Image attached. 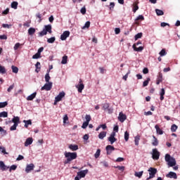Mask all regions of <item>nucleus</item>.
Returning a JSON list of instances; mask_svg holds the SVG:
<instances>
[{"label":"nucleus","instance_id":"f257e3e1","mask_svg":"<svg viewBox=\"0 0 180 180\" xmlns=\"http://www.w3.org/2000/svg\"><path fill=\"white\" fill-rule=\"evenodd\" d=\"M65 158L66 160L64 161V164H71V161L73 160H77V152L71 153V152H65L64 153Z\"/></svg>","mask_w":180,"mask_h":180},{"label":"nucleus","instance_id":"f03ea898","mask_svg":"<svg viewBox=\"0 0 180 180\" xmlns=\"http://www.w3.org/2000/svg\"><path fill=\"white\" fill-rule=\"evenodd\" d=\"M166 162H167L169 167H175L176 165V160L175 158L171 157V155L166 154L165 157Z\"/></svg>","mask_w":180,"mask_h":180},{"label":"nucleus","instance_id":"7ed1b4c3","mask_svg":"<svg viewBox=\"0 0 180 180\" xmlns=\"http://www.w3.org/2000/svg\"><path fill=\"white\" fill-rule=\"evenodd\" d=\"M149 172V177L146 179V180L153 179V178H155V174H157L158 171L156 168L154 167H150L148 169Z\"/></svg>","mask_w":180,"mask_h":180},{"label":"nucleus","instance_id":"20e7f679","mask_svg":"<svg viewBox=\"0 0 180 180\" xmlns=\"http://www.w3.org/2000/svg\"><path fill=\"white\" fill-rule=\"evenodd\" d=\"M139 44H141V41H139L136 44H133L132 48L134 51L141 52L144 50V46H139V48H137L136 46H139Z\"/></svg>","mask_w":180,"mask_h":180},{"label":"nucleus","instance_id":"39448f33","mask_svg":"<svg viewBox=\"0 0 180 180\" xmlns=\"http://www.w3.org/2000/svg\"><path fill=\"white\" fill-rule=\"evenodd\" d=\"M160 153L158 151V149H157V148L153 149V150H152L153 160H160Z\"/></svg>","mask_w":180,"mask_h":180},{"label":"nucleus","instance_id":"423d86ee","mask_svg":"<svg viewBox=\"0 0 180 180\" xmlns=\"http://www.w3.org/2000/svg\"><path fill=\"white\" fill-rule=\"evenodd\" d=\"M115 136H116V132L112 131L108 139L110 144H113V143H115V141H117V139H116Z\"/></svg>","mask_w":180,"mask_h":180},{"label":"nucleus","instance_id":"0eeeda50","mask_svg":"<svg viewBox=\"0 0 180 180\" xmlns=\"http://www.w3.org/2000/svg\"><path fill=\"white\" fill-rule=\"evenodd\" d=\"M53 88V82L46 83L44 86L41 88V91H51Z\"/></svg>","mask_w":180,"mask_h":180},{"label":"nucleus","instance_id":"6e6552de","mask_svg":"<svg viewBox=\"0 0 180 180\" xmlns=\"http://www.w3.org/2000/svg\"><path fill=\"white\" fill-rule=\"evenodd\" d=\"M105 150L107 151V155H110V154H112V151H115V148L111 145H108L105 148Z\"/></svg>","mask_w":180,"mask_h":180},{"label":"nucleus","instance_id":"1a4fd4ad","mask_svg":"<svg viewBox=\"0 0 180 180\" xmlns=\"http://www.w3.org/2000/svg\"><path fill=\"white\" fill-rule=\"evenodd\" d=\"M79 84L76 86V87L78 89V92H79V94L82 93V90L85 88V86L84 85V84H82V79H79Z\"/></svg>","mask_w":180,"mask_h":180},{"label":"nucleus","instance_id":"9d476101","mask_svg":"<svg viewBox=\"0 0 180 180\" xmlns=\"http://www.w3.org/2000/svg\"><path fill=\"white\" fill-rule=\"evenodd\" d=\"M70 37V31H65L63 33L60 35V40H67V38Z\"/></svg>","mask_w":180,"mask_h":180},{"label":"nucleus","instance_id":"9b49d317","mask_svg":"<svg viewBox=\"0 0 180 180\" xmlns=\"http://www.w3.org/2000/svg\"><path fill=\"white\" fill-rule=\"evenodd\" d=\"M34 169V165L33 163H31L30 165H27L25 168V172L27 174H29L31 171H33Z\"/></svg>","mask_w":180,"mask_h":180},{"label":"nucleus","instance_id":"f8f14e48","mask_svg":"<svg viewBox=\"0 0 180 180\" xmlns=\"http://www.w3.org/2000/svg\"><path fill=\"white\" fill-rule=\"evenodd\" d=\"M65 96V93L64 91H61L59 94L55 98L56 99V102H60L63 100V98Z\"/></svg>","mask_w":180,"mask_h":180},{"label":"nucleus","instance_id":"ddd939ff","mask_svg":"<svg viewBox=\"0 0 180 180\" xmlns=\"http://www.w3.org/2000/svg\"><path fill=\"white\" fill-rule=\"evenodd\" d=\"M88 174V169L82 170L79 172H77V176L79 178H85V175Z\"/></svg>","mask_w":180,"mask_h":180},{"label":"nucleus","instance_id":"4468645a","mask_svg":"<svg viewBox=\"0 0 180 180\" xmlns=\"http://www.w3.org/2000/svg\"><path fill=\"white\" fill-rule=\"evenodd\" d=\"M167 178H171L173 179H178V176H176V173L174 172H170L169 174H166Z\"/></svg>","mask_w":180,"mask_h":180},{"label":"nucleus","instance_id":"2eb2a0df","mask_svg":"<svg viewBox=\"0 0 180 180\" xmlns=\"http://www.w3.org/2000/svg\"><path fill=\"white\" fill-rule=\"evenodd\" d=\"M126 119H127L126 115L123 114V112H120L118 116V120H120L121 123H123V122H124Z\"/></svg>","mask_w":180,"mask_h":180},{"label":"nucleus","instance_id":"dca6fc26","mask_svg":"<svg viewBox=\"0 0 180 180\" xmlns=\"http://www.w3.org/2000/svg\"><path fill=\"white\" fill-rule=\"evenodd\" d=\"M162 81V74L161 73V72H160L158 73L157 79H156V84L157 85H160V84H161V82Z\"/></svg>","mask_w":180,"mask_h":180},{"label":"nucleus","instance_id":"f3484780","mask_svg":"<svg viewBox=\"0 0 180 180\" xmlns=\"http://www.w3.org/2000/svg\"><path fill=\"white\" fill-rule=\"evenodd\" d=\"M32 143H33V138H27L25 142V147H28Z\"/></svg>","mask_w":180,"mask_h":180},{"label":"nucleus","instance_id":"a211bd4d","mask_svg":"<svg viewBox=\"0 0 180 180\" xmlns=\"http://www.w3.org/2000/svg\"><path fill=\"white\" fill-rule=\"evenodd\" d=\"M11 122L14 123V124H17V126H18L20 123V118L19 117H14Z\"/></svg>","mask_w":180,"mask_h":180},{"label":"nucleus","instance_id":"6ab92c4d","mask_svg":"<svg viewBox=\"0 0 180 180\" xmlns=\"http://www.w3.org/2000/svg\"><path fill=\"white\" fill-rule=\"evenodd\" d=\"M0 168L2 171H6V169H9V167L5 165V163L2 161L0 162Z\"/></svg>","mask_w":180,"mask_h":180},{"label":"nucleus","instance_id":"aec40b11","mask_svg":"<svg viewBox=\"0 0 180 180\" xmlns=\"http://www.w3.org/2000/svg\"><path fill=\"white\" fill-rule=\"evenodd\" d=\"M36 95H37V92H34L27 97V101H33L36 98Z\"/></svg>","mask_w":180,"mask_h":180},{"label":"nucleus","instance_id":"412c9836","mask_svg":"<svg viewBox=\"0 0 180 180\" xmlns=\"http://www.w3.org/2000/svg\"><path fill=\"white\" fill-rule=\"evenodd\" d=\"M106 134L107 132L103 131H101L99 134H98V139H100V140H103V139H105V137H106Z\"/></svg>","mask_w":180,"mask_h":180},{"label":"nucleus","instance_id":"4be33fe9","mask_svg":"<svg viewBox=\"0 0 180 180\" xmlns=\"http://www.w3.org/2000/svg\"><path fill=\"white\" fill-rule=\"evenodd\" d=\"M155 129H156V133H158V134H164V131H162V129H160V127L158 124L155 126Z\"/></svg>","mask_w":180,"mask_h":180},{"label":"nucleus","instance_id":"5701e85b","mask_svg":"<svg viewBox=\"0 0 180 180\" xmlns=\"http://www.w3.org/2000/svg\"><path fill=\"white\" fill-rule=\"evenodd\" d=\"M51 77H50V70H47V73L45 75V81L46 82H51L50 79Z\"/></svg>","mask_w":180,"mask_h":180},{"label":"nucleus","instance_id":"b1692460","mask_svg":"<svg viewBox=\"0 0 180 180\" xmlns=\"http://www.w3.org/2000/svg\"><path fill=\"white\" fill-rule=\"evenodd\" d=\"M69 148L72 150V151H77V150H78V145L70 144Z\"/></svg>","mask_w":180,"mask_h":180},{"label":"nucleus","instance_id":"393cba45","mask_svg":"<svg viewBox=\"0 0 180 180\" xmlns=\"http://www.w3.org/2000/svg\"><path fill=\"white\" fill-rule=\"evenodd\" d=\"M34 33H36V29H34L33 27H30L28 30V34H30V36H33V34H34Z\"/></svg>","mask_w":180,"mask_h":180},{"label":"nucleus","instance_id":"a878e982","mask_svg":"<svg viewBox=\"0 0 180 180\" xmlns=\"http://www.w3.org/2000/svg\"><path fill=\"white\" fill-rule=\"evenodd\" d=\"M143 174H144L143 171L141 172H135L134 175L135 176H136L137 178H141V176H143Z\"/></svg>","mask_w":180,"mask_h":180},{"label":"nucleus","instance_id":"bb28decb","mask_svg":"<svg viewBox=\"0 0 180 180\" xmlns=\"http://www.w3.org/2000/svg\"><path fill=\"white\" fill-rule=\"evenodd\" d=\"M153 141L152 142V146H158V139L155 137V136H153Z\"/></svg>","mask_w":180,"mask_h":180},{"label":"nucleus","instance_id":"cd10ccee","mask_svg":"<svg viewBox=\"0 0 180 180\" xmlns=\"http://www.w3.org/2000/svg\"><path fill=\"white\" fill-rule=\"evenodd\" d=\"M11 70L14 74H18V72H19V68L16 66L12 65Z\"/></svg>","mask_w":180,"mask_h":180},{"label":"nucleus","instance_id":"c85d7f7f","mask_svg":"<svg viewBox=\"0 0 180 180\" xmlns=\"http://www.w3.org/2000/svg\"><path fill=\"white\" fill-rule=\"evenodd\" d=\"M160 101H162L164 99V95H165V89H162L160 93Z\"/></svg>","mask_w":180,"mask_h":180},{"label":"nucleus","instance_id":"c756f323","mask_svg":"<svg viewBox=\"0 0 180 180\" xmlns=\"http://www.w3.org/2000/svg\"><path fill=\"white\" fill-rule=\"evenodd\" d=\"M68 60V56H64L62 58L61 64H67Z\"/></svg>","mask_w":180,"mask_h":180},{"label":"nucleus","instance_id":"7c9ffc66","mask_svg":"<svg viewBox=\"0 0 180 180\" xmlns=\"http://www.w3.org/2000/svg\"><path fill=\"white\" fill-rule=\"evenodd\" d=\"M54 41H56V37H52L47 39V43H49L51 44H53V43H54Z\"/></svg>","mask_w":180,"mask_h":180},{"label":"nucleus","instance_id":"2f4dec72","mask_svg":"<svg viewBox=\"0 0 180 180\" xmlns=\"http://www.w3.org/2000/svg\"><path fill=\"white\" fill-rule=\"evenodd\" d=\"M177 129H178V126H176V124H174L172 125L171 131H172V133H175V131H176Z\"/></svg>","mask_w":180,"mask_h":180},{"label":"nucleus","instance_id":"473e14b6","mask_svg":"<svg viewBox=\"0 0 180 180\" xmlns=\"http://www.w3.org/2000/svg\"><path fill=\"white\" fill-rule=\"evenodd\" d=\"M44 30H45L46 32H48V33H51V25H45V28Z\"/></svg>","mask_w":180,"mask_h":180},{"label":"nucleus","instance_id":"72a5a7b5","mask_svg":"<svg viewBox=\"0 0 180 180\" xmlns=\"http://www.w3.org/2000/svg\"><path fill=\"white\" fill-rule=\"evenodd\" d=\"M155 12L158 16H162V15H164V11H162V10L155 9Z\"/></svg>","mask_w":180,"mask_h":180},{"label":"nucleus","instance_id":"f704fd0d","mask_svg":"<svg viewBox=\"0 0 180 180\" xmlns=\"http://www.w3.org/2000/svg\"><path fill=\"white\" fill-rule=\"evenodd\" d=\"M18 1H13L11 3V8H13V9H18Z\"/></svg>","mask_w":180,"mask_h":180},{"label":"nucleus","instance_id":"c9c22d12","mask_svg":"<svg viewBox=\"0 0 180 180\" xmlns=\"http://www.w3.org/2000/svg\"><path fill=\"white\" fill-rule=\"evenodd\" d=\"M6 106H8V101L0 103V109H2V108H6Z\"/></svg>","mask_w":180,"mask_h":180},{"label":"nucleus","instance_id":"e433bc0d","mask_svg":"<svg viewBox=\"0 0 180 180\" xmlns=\"http://www.w3.org/2000/svg\"><path fill=\"white\" fill-rule=\"evenodd\" d=\"M0 117H8V112L3 111L0 112Z\"/></svg>","mask_w":180,"mask_h":180},{"label":"nucleus","instance_id":"4c0bfd02","mask_svg":"<svg viewBox=\"0 0 180 180\" xmlns=\"http://www.w3.org/2000/svg\"><path fill=\"white\" fill-rule=\"evenodd\" d=\"M0 74H6V69H5V67L0 65Z\"/></svg>","mask_w":180,"mask_h":180},{"label":"nucleus","instance_id":"58836bf2","mask_svg":"<svg viewBox=\"0 0 180 180\" xmlns=\"http://www.w3.org/2000/svg\"><path fill=\"white\" fill-rule=\"evenodd\" d=\"M89 26H91V22L87 21V22H86L84 26L82 27V29H89Z\"/></svg>","mask_w":180,"mask_h":180},{"label":"nucleus","instance_id":"ea45409f","mask_svg":"<svg viewBox=\"0 0 180 180\" xmlns=\"http://www.w3.org/2000/svg\"><path fill=\"white\" fill-rule=\"evenodd\" d=\"M159 54L160 57H164V56H167V51H165V49H162Z\"/></svg>","mask_w":180,"mask_h":180},{"label":"nucleus","instance_id":"a19ab883","mask_svg":"<svg viewBox=\"0 0 180 180\" xmlns=\"http://www.w3.org/2000/svg\"><path fill=\"white\" fill-rule=\"evenodd\" d=\"M135 40H139V39H141L143 37V33H138L135 35Z\"/></svg>","mask_w":180,"mask_h":180},{"label":"nucleus","instance_id":"79ce46f5","mask_svg":"<svg viewBox=\"0 0 180 180\" xmlns=\"http://www.w3.org/2000/svg\"><path fill=\"white\" fill-rule=\"evenodd\" d=\"M129 136H130V134L127 132V131H126L124 132V140H125V141H129Z\"/></svg>","mask_w":180,"mask_h":180},{"label":"nucleus","instance_id":"37998d69","mask_svg":"<svg viewBox=\"0 0 180 180\" xmlns=\"http://www.w3.org/2000/svg\"><path fill=\"white\" fill-rule=\"evenodd\" d=\"M137 11H139V6L137 5V4L134 3V8H133L134 13H136V12H137Z\"/></svg>","mask_w":180,"mask_h":180},{"label":"nucleus","instance_id":"c03bdc74","mask_svg":"<svg viewBox=\"0 0 180 180\" xmlns=\"http://www.w3.org/2000/svg\"><path fill=\"white\" fill-rule=\"evenodd\" d=\"M99 155H101V149H98L94 155L95 158H99Z\"/></svg>","mask_w":180,"mask_h":180},{"label":"nucleus","instance_id":"a18cd8bd","mask_svg":"<svg viewBox=\"0 0 180 180\" xmlns=\"http://www.w3.org/2000/svg\"><path fill=\"white\" fill-rule=\"evenodd\" d=\"M18 168V166H16L15 165H13L11 166L10 167V172H12V171H15V169Z\"/></svg>","mask_w":180,"mask_h":180},{"label":"nucleus","instance_id":"49530a36","mask_svg":"<svg viewBox=\"0 0 180 180\" xmlns=\"http://www.w3.org/2000/svg\"><path fill=\"white\" fill-rule=\"evenodd\" d=\"M109 109V103H106L103 105V110Z\"/></svg>","mask_w":180,"mask_h":180},{"label":"nucleus","instance_id":"de8ad7c7","mask_svg":"<svg viewBox=\"0 0 180 180\" xmlns=\"http://www.w3.org/2000/svg\"><path fill=\"white\" fill-rule=\"evenodd\" d=\"M85 119H86V121H85V122H87V123H89V122H91V115H86Z\"/></svg>","mask_w":180,"mask_h":180},{"label":"nucleus","instance_id":"09e8293b","mask_svg":"<svg viewBox=\"0 0 180 180\" xmlns=\"http://www.w3.org/2000/svg\"><path fill=\"white\" fill-rule=\"evenodd\" d=\"M41 54H40V53H39L37 52V53H35L34 55H33L32 58H33L34 60L37 59V58H40V56H41Z\"/></svg>","mask_w":180,"mask_h":180},{"label":"nucleus","instance_id":"8fccbe9b","mask_svg":"<svg viewBox=\"0 0 180 180\" xmlns=\"http://www.w3.org/2000/svg\"><path fill=\"white\" fill-rule=\"evenodd\" d=\"M129 74H130V71H128L127 73L122 77V79H124V81H127V78H129Z\"/></svg>","mask_w":180,"mask_h":180},{"label":"nucleus","instance_id":"3c124183","mask_svg":"<svg viewBox=\"0 0 180 180\" xmlns=\"http://www.w3.org/2000/svg\"><path fill=\"white\" fill-rule=\"evenodd\" d=\"M134 141H135V146H139V141H140V136H136Z\"/></svg>","mask_w":180,"mask_h":180},{"label":"nucleus","instance_id":"603ef678","mask_svg":"<svg viewBox=\"0 0 180 180\" xmlns=\"http://www.w3.org/2000/svg\"><path fill=\"white\" fill-rule=\"evenodd\" d=\"M46 34H47V31H46L44 29L41 32H39V36L41 37L46 36Z\"/></svg>","mask_w":180,"mask_h":180},{"label":"nucleus","instance_id":"864d4df0","mask_svg":"<svg viewBox=\"0 0 180 180\" xmlns=\"http://www.w3.org/2000/svg\"><path fill=\"white\" fill-rule=\"evenodd\" d=\"M135 20H144V16L143 15H140L136 18Z\"/></svg>","mask_w":180,"mask_h":180},{"label":"nucleus","instance_id":"5fc2aeb1","mask_svg":"<svg viewBox=\"0 0 180 180\" xmlns=\"http://www.w3.org/2000/svg\"><path fill=\"white\" fill-rule=\"evenodd\" d=\"M1 153L4 155L5 154H6V155L9 154L8 152H6V149L5 148V147H1Z\"/></svg>","mask_w":180,"mask_h":180},{"label":"nucleus","instance_id":"6e6d98bb","mask_svg":"<svg viewBox=\"0 0 180 180\" xmlns=\"http://www.w3.org/2000/svg\"><path fill=\"white\" fill-rule=\"evenodd\" d=\"M1 153L4 155L5 154H6V155L9 154L8 152H6V149L5 148V147H1Z\"/></svg>","mask_w":180,"mask_h":180},{"label":"nucleus","instance_id":"4d7b16f0","mask_svg":"<svg viewBox=\"0 0 180 180\" xmlns=\"http://www.w3.org/2000/svg\"><path fill=\"white\" fill-rule=\"evenodd\" d=\"M18 127V125L16 124H14L13 126L11 127L10 130L11 131H13V130H16V128Z\"/></svg>","mask_w":180,"mask_h":180},{"label":"nucleus","instance_id":"13d9d810","mask_svg":"<svg viewBox=\"0 0 180 180\" xmlns=\"http://www.w3.org/2000/svg\"><path fill=\"white\" fill-rule=\"evenodd\" d=\"M80 12L82 15H85L86 13V8L85 7L82 8Z\"/></svg>","mask_w":180,"mask_h":180},{"label":"nucleus","instance_id":"bf43d9fd","mask_svg":"<svg viewBox=\"0 0 180 180\" xmlns=\"http://www.w3.org/2000/svg\"><path fill=\"white\" fill-rule=\"evenodd\" d=\"M20 46H21V44H20V43H16L15 44V46H14V50H18V49H19L20 47Z\"/></svg>","mask_w":180,"mask_h":180},{"label":"nucleus","instance_id":"052dcab7","mask_svg":"<svg viewBox=\"0 0 180 180\" xmlns=\"http://www.w3.org/2000/svg\"><path fill=\"white\" fill-rule=\"evenodd\" d=\"M149 81H150V78H148L147 80H145L143 83V86H147L148 85Z\"/></svg>","mask_w":180,"mask_h":180},{"label":"nucleus","instance_id":"680f3d73","mask_svg":"<svg viewBox=\"0 0 180 180\" xmlns=\"http://www.w3.org/2000/svg\"><path fill=\"white\" fill-rule=\"evenodd\" d=\"M89 124V122H84L82 126V129H85L86 127H88V125Z\"/></svg>","mask_w":180,"mask_h":180},{"label":"nucleus","instance_id":"e2e57ef3","mask_svg":"<svg viewBox=\"0 0 180 180\" xmlns=\"http://www.w3.org/2000/svg\"><path fill=\"white\" fill-rule=\"evenodd\" d=\"M119 171H124V166H117L115 167Z\"/></svg>","mask_w":180,"mask_h":180},{"label":"nucleus","instance_id":"0e129e2a","mask_svg":"<svg viewBox=\"0 0 180 180\" xmlns=\"http://www.w3.org/2000/svg\"><path fill=\"white\" fill-rule=\"evenodd\" d=\"M13 88H15V85L14 84H12L9 86V88L7 89V91L8 92H11L12 91V89H13Z\"/></svg>","mask_w":180,"mask_h":180},{"label":"nucleus","instance_id":"69168bd1","mask_svg":"<svg viewBox=\"0 0 180 180\" xmlns=\"http://www.w3.org/2000/svg\"><path fill=\"white\" fill-rule=\"evenodd\" d=\"M23 123H25L27 125L32 124V120H23Z\"/></svg>","mask_w":180,"mask_h":180},{"label":"nucleus","instance_id":"338daca9","mask_svg":"<svg viewBox=\"0 0 180 180\" xmlns=\"http://www.w3.org/2000/svg\"><path fill=\"white\" fill-rule=\"evenodd\" d=\"M99 70H100L101 74H103L106 71V70H105V68H99Z\"/></svg>","mask_w":180,"mask_h":180},{"label":"nucleus","instance_id":"774afa93","mask_svg":"<svg viewBox=\"0 0 180 180\" xmlns=\"http://www.w3.org/2000/svg\"><path fill=\"white\" fill-rule=\"evenodd\" d=\"M143 74H148V68H143Z\"/></svg>","mask_w":180,"mask_h":180}]
</instances>
